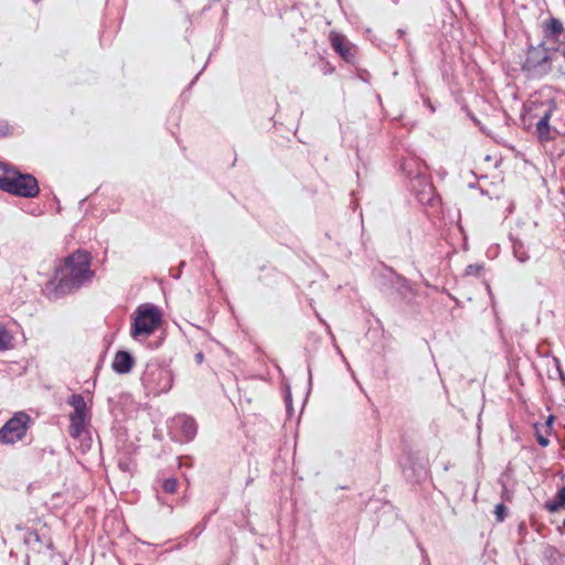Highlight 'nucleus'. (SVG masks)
I'll list each match as a JSON object with an SVG mask.
<instances>
[{"instance_id": "2", "label": "nucleus", "mask_w": 565, "mask_h": 565, "mask_svg": "<svg viewBox=\"0 0 565 565\" xmlns=\"http://www.w3.org/2000/svg\"><path fill=\"white\" fill-rule=\"evenodd\" d=\"M162 322L160 309L150 303L140 305L135 311L130 335L134 339L151 335Z\"/></svg>"}, {"instance_id": "19", "label": "nucleus", "mask_w": 565, "mask_h": 565, "mask_svg": "<svg viewBox=\"0 0 565 565\" xmlns=\"http://www.w3.org/2000/svg\"><path fill=\"white\" fill-rule=\"evenodd\" d=\"M12 132V127L7 120L0 119V138L7 137Z\"/></svg>"}, {"instance_id": "4", "label": "nucleus", "mask_w": 565, "mask_h": 565, "mask_svg": "<svg viewBox=\"0 0 565 565\" xmlns=\"http://www.w3.org/2000/svg\"><path fill=\"white\" fill-rule=\"evenodd\" d=\"M141 381L145 390L147 391V395L157 397L171 390L173 375L171 371L160 365L148 364L142 374Z\"/></svg>"}, {"instance_id": "16", "label": "nucleus", "mask_w": 565, "mask_h": 565, "mask_svg": "<svg viewBox=\"0 0 565 565\" xmlns=\"http://www.w3.org/2000/svg\"><path fill=\"white\" fill-rule=\"evenodd\" d=\"M11 339L12 338L9 332L4 328L0 327V351L8 350L10 348Z\"/></svg>"}, {"instance_id": "10", "label": "nucleus", "mask_w": 565, "mask_h": 565, "mask_svg": "<svg viewBox=\"0 0 565 565\" xmlns=\"http://www.w3.org/2000/svg\"><path fill=\"white\" fill-rule=\"evenodd\" d=\"M555 108H556L555 103L552 102L548 109L544 113V115L541 117V119L536 124V134H537V138L541 142H546V141L552 140L550 120L553 116Z\"/></svg>"}, {"instance_id": "17", "label": "nucleus", "mask_w": 565, "mask_h": 565, "mask_svg": "<svg viewBox=\"0 0 565 565\" xmlns=\"http://www.w3.org/2000/svg\"><path fill=\"white\" fill-rule=\"evenodd\" d=\"M178 480L175 478H168L162 482V489L164 492L173 494L178 490Z\"/></svg>"}, {"instance_id": "14", "label": "nucleus", "mask_w": 565, "mask_h": 565, "mask_svg": "<svg viewBox=\"0 0 565 565\" xmlns=\"http://www.w3.org/2000/svg\"><path fill=\"white\" fill-rule=\"evenodd\" d=\"M544 508L551 513L565 509V486L559 489L555 500L545 502Z\"/></svg>"}, {"instance_id": "5", "label": "nucleus", "mask_w": 565, "mask_h": 565, "mask_svg": "<svg viewBox=\"0 0 565 565\" xmlns=\"http://www.w3.org/2000/svg\"><path fill=\"white\" fill-rule=\"evenodd\" d=\"M3 191L23 198H35L39 192L38 180L28 173H21L14 167L4 184Z\"/></svg>"}, {"instance_id": "22", "label": "nucleus", "mask_w": 565, "mask_h": 565, "mask_svg": "<svg viewBox=\"0 0 565 565\" xmlns=\"http://www.w3.org/2000/svg\"><path fill=\"white\" fill-rule=\"evenodd\" d=\"M552 420H553V417L551 416V417L548 418L547 423H546V424H547V426H551Z\"/></svg>"}, {"instance_id": "13", "label": "nucleus", "mask_w": 565, "mask_h": 565, "mask_svg": "<svg viewBox=\"0 0 565 565\" xmlns=\"http://www.w3.org/2000/svg\"><path fill=\"white\" fill-rule=\"evenodd\" d=\"M178 425L180 427L181 433L184 436L186 441H190L196 435L198 425L192 417L181 416L178 419Z\"/></svg>"}, {"instance_id": "11", "label": "nucleus", "mask_w": 565, "mask_h": 565, "mask_svg": "<svg viewBox=\"0 0 565 565\" xmlns=\"http://www.w3.org/2000/svg\"><path fill=\"white\" fill-rule=\"evenodd\" d=\"M135 361L127 351H118L114 358L111 367L118 374H126L131 371Z\"/></svg>"}, {"instance_id": "3", "label": "nucleus", "mask_w": 565, "mask_h": 565, "mask_svg": "<svg viewBox=\"0 0 565 565\" xmlns=\"http://www.w3.org/2000/svg\"><path fill=\"white\" fill-rule=\"evenodd\" d=\"M546 42L537 46L531 45L522 62V71L526 73L530 78H542L551 74L548 64L551 49H547Z\"/></svg>"}, {"instance_id": "6", "label": "nucleus", "mask_w": 565, "mask_h": 565, "mask_svg": "<svg viewBox=\"0 0 565 565\" xmlns=\"http://www.w3.org/2000/svg\"><path fill=\"white\" fill-rule=\"evenodd\" d=\"M74 411L70 414V428L68 433L73 438H81L85 433L89 414L84 397L79 394H73L68 401Z\"/></svg>"}, {"instance_id": "12", "label": "nucleus", "mask_w": 565, "mask_h": 565, "mask_svg": "<svg viewBox=\"0 0 565 565\" xmlns=\"http://www.w3.org/2000/svg\"><path fill=\"white\" fill-rule=\"evenodd\" d=\"M548 66L551 68V74L553 77H563L565 76V62L559 53V47H552L548 58Z\"/></svg>"}, {"instance_id": "20", "label": "nucleus", "mask_w": 565, "mask_h": 565, "mask_svg": "<svg viewBox=\"0 0 565 565\" xmlns=\"http://www.w3.org/2000/svg\"><path fill=\"white\" fill-rule=\"evenodd\" d=\"M536 440L542 447H546L550 444L548 438L543 436L539 431H536Z\"/></svg>"}, {"instance_id": "21", "label": "nucleus", "mask_w": 565, "mask_h": 565, "mask_svg": "<svg viewBox=\"0 0 565 565\" xmlns=\"http://www.w3.org/2000/svg\"><path fill=\"white\" fill-rule=\"evenodd\" d=\"M559 53L563 57V61L565 62V47L563 50H559Z\"/></svg>"}, {"instance_id": "9", "label": "nucleus", "mask_w": 565, "mask_h": 565, "mask_svg": "<svg viewBox=\"0 0 565 565\" xmlns=\"http://www.w3.org/2000/svg\"><path fill=\"white\" fill-rule=\"evenodd\" d=\"M329 40L332 49L345 61H351L354 57L352 44L343 34L337 31H331L329 34Z\"/></svg>"}, {"instance_id": "18", "label": "nucleus", "mask_w": 565, "mask_h": 565, "mask_svg": "<svg viewBox=\"0 0 565 565\" xmlns=\"http://www.w3.org/2000/svg\"><path fill=\"white\" fill-rule=\"evenodd\" d=\"M507 507L503 503H499L495 505L494 514L498 522H502L507 516Z\"/></svg>"}, {"instance_id": "1", "label": "nucleus", "mask_w": 565, "mask_h": 565, "mask_svg": "<svg viewBox=\"0 0 565 565\" xmlns=\"http://www.w3.org/2000/svg\"><path fill=\"white\" fill-rule=\"evenodd\" d=\"M92 260L90 253L84 249H77L60 259L52 279L43 287V295L50 300H57L79 290L95 276Z\"/></svg>"}, {"instance_id": "8", "label": "nucleus", "mask_w": 565, "mask_h": 565, "mask_svg": "<svg viewBox=\"0 0 565 565\" xmlns=\"http://www.w3.org/2000/svg\"><path fill=\"white\" fill-rule=\"evenodd\" d=\"M542 30L546 41L561 43L565 38V29L562 22L556 18H550L543 21Z\"/></svg>"}, {"instance_id": "15", "label": "nucleus", "mask_w": 565, "mask_h": 565, "mask_svg": "<svg viewBox=\"0 0 565 565\" xmlns=\"http://www.w3.org/2000/svg\"><path fill=\"white\" fill-rule=\"evenodd\" d=\"M12 168L9 163L0 162V190H3Z\"/></svg>"}, {"instance_id": "7", "label": "nucleus", "mask_w": 565, "mask_h": 565, "mask_svg": "<svg viewBox=\"0 0 565 565\" xmlns=\"http://www.w3.org/2000/svg\"><path fill=\"white\" fill-rule=\"evenodd\" d=\"M30 420L31 418L26 413H15L0 429V441L14 444L21 440L26 434Z\"/></svg>"}]
</instances>
